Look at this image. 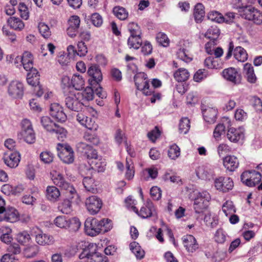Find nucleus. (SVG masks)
I'll use <instances>...</instances> for the list:
<instances>
[{
	"label": "nucleus",
	"instance_id": "f257e3e1",
	"mask_svg": "<svg viewBox=\"0 0 262 262\" xmlns=\"http://www.w3.org/2000/svg\"><path fill=\"white\" fill-rule=\"evenodd\" d=\"M113 227L112 222L108 219L98 220L95 218H88L84 223L85 233L90 236H94L100 233H105Z\"/></svg>",
	"mask_w": 262,
	"mask_h": 262
},
{
	"label": "nucleus",
	"instance_id": "f03ea898",
	"mask_svg": "<svg viewBox=\"0 0 262 262\" xmlns=\"http://www.w3.org/2000/svg\"><path fill=\"white\" fill-rule=\"evenodd\" d=\"M52 180L56 186L64 191L66 195L71 199L77 197V193L73 185L66 180L63 174L56 171L51 173Z\"/></svg>",
	"mask_w": 262,
	"mask_h": 262
},
{
	"label": "nucleus",
	"instance_id": "7ed1b4c3",
	"mask_svg": "<svg viewBox=\"0 0 262 262\" xmlns=\"http://www.w3.org/2000/svg\"><path fill=\"white\" fill-rule=\"evenodd\" d=\"M96 249V245L89 244L79 256L81 262H108L107 257L97 252Z\"/></svg>",
	"mask_w": 262,
	"mask_h": 262
},
{
	"label": "nucleus",
	"instance_id": "20e7f679",
	"mask_svg": "<svg viewBox=\"0 0 262 262\" xmlns=\"http://www.w3.org/2000/svg\"><path fill=\"white\" fill-rule=\"evenodd\" d=\"M127 29L130 33L127 41L128 46L130 48L139 49L142 45L141 31L140 27L137 23L131 22L128 24Z\"/></svg>",
	"mask_w": 262,
	"mask_h": 262
},
{
	"label": "nucleus",
	"instance_id": "39448f33",
	"mask_svg": "<svg viewBox=\"0 0 262 262\" xmlns=\"http://www.w3.org/2000/svg\"><path fill=\"white\" fill-rule=\"evenodd\" d=\"M21 131L18 133V137L23 139L26 143L31 144L36 141L35 133L31 122L28 119H24L21 122Z\"/></svg>",
	"mask_w": 262,
	"mask_h": 262
},
{
	"label": "nucleus",
	"instance_id": "423d86ee",
	"mask_svg": "<svg viewBox=\"0 0 262 262\" xmlns=\"http://www.w3.org/2000/svg\"><path fill=\"white\" fill-rule=\"evenodd\" d=\"M239 13L240 16L245 19L251 20L257 25L262 24V12L252 6L241 8Z\"/></svg>",
	"mask_w": 262,
	"mask_h": 262
},
{
	"label": "nucleus",
	"instance_id": "0eeeda50",
	"mask_svg": "<svg viewBox=\"0 0 262 262\" xmlns=\"http://www.w3.org/2000/svg\"><path fill=\"white\" fill-rule=\"evenodd\" d=\"M137 89L141 91L146 96H150L153 92L152 88H150L149 80L147 75L144 72L137 73L134 77Z\"/></svg>",
	"mask_w": 262,
	"mask_h": 262
},
{
	"label": "nucleus",
	"instance_id": "6e6552de",
	"mask_svg": "<svg viewBox=\"0 0 262 262\" xmlns=\"http://www.w3.org/2000/svg\"><path fill=\"white\" fill-rule=\"evenodd\" d=\"M40 123L43 127L47 131L55 133L59 139H62L66 136V130L55 123L50 117L47 116L41 117Z\"/></svg>",
	"mask_w": 262,
	"mask_h": 262
},
{
	"label": "nucleus",
	"instance_id": "1a4fd4ad",
	"mask_svg": "<svg viewBox=\"0 0 262 262\" xmlns=\"http://www.w3.org/2000/svg\"><path fill=\"white\" fill-rule=\"evenodd\" d=\"M58 156L60 159L66 164L73 163L74 161V152L73 148L68 144L58 143L57 145Z\"/></svg>",
	"mask_w": 262,
	"mask_h": 262
},
{
	"label": "nucleus",
	"instance_id": "9d476101",
	"mask_svg": "<svg viewBox=\"0 0 262 262\" xmlns=\"http://www.w3.org/2000/svg\"><path fill=\"white\" fill-rule=\"evenodd\" d=\"M210 200L209 193L205 191L199 192L194 201L193 208L195 213L203 212L208 207Z\"/></svg>",
	"mask_w": 262,
	"mask_h": 262
},
{
	"label": "nucleus",
	"instance_id": "9b49d317",
	"mask_svg": "<svg viewBox=\"0 0 262 262\" xmlns=\"http://www.w3.org/2000/svg\"><path fill=\"white\" fill-rule=\"evenodd\" d=\"M9 95L13 98L20 99L24 93V86L22 82L17 80L11 81L7 87Z\"/></svg>",
	"mask_w": 262,
	"mask_h": 262
},
{
	"label": "nucleus",
	"instance_id": "f8f14e48",
	"mask_svg": "<svg viewBox=\"0 0 262 262\" xmlns=\"http://www.w3.org/2000/svg\"><path fill=\"white\" fill-rule=\"evenodd\" d=\"M78 94L71 95L65 98L64 102L66 107L69 110L79 112L82 110L84 105V102L81 101Z\"/></svg>",
	"mask_w": 262,
	"mask_h": 262
},
{
	"label": "nucleus",
	"instance_id": "ddd939ff",
	"mask_svg": "<svg viewBox=\"0 0 262 262\" xmlns=\"http://www.w3.org/2000/svg\"><path fill=\"white\" fill-rule=\"evenodd\" d=\"M88 74L90 77L89 82L91 86L99 85L102 80V74L99 66L93 64L90 67L88 70Z\"/></svg>",
	"mask_w": 262,
	"mask_h": 262
},
{
	"label": "nucleus",
	"instance_id": "4468645a",
	"mask_svg": "<svg viewBox=\"0 0 262 262\" xmlns=\"http://www.w3.org/2000/svg\"><path fill=\"white\" fill-rule=\"evenodd\" d=\"M214 186L217 190L227 192L232 189L234 183L229 177H220L215 179Z\"/></svg>",
	"mask_w": 262,
	"mask_h": 262
},
{
	"label": "nucleus",
	"instance_id": "2eb2a0df",
	"mask_svg": "<svg viewBox=\"0 0 262 262\" xmlns=\"http://www.w3.org/2000/svg\"><path fill=\"white\" fill-rule=\"evenodd\" d=\"M77 147L78 150L83 154V156L86 158L89 161H92L99 157L96 150L92 146L85 143L79 142L77 144Z\"/></svg>",
	"mask_w": 262,
	"mask_h": 262
},
{
	"label": "nucleus",
	"instance_id": "dca6fc26",
	"mask_svg": "<svg viewBox=\"0 0 262 262\" xmlns=\"http://www.w3.org/2000/svg\"><path fill=\"white\" fill-rule=\"evenodd\" d=\"M85 205L88 211L92 214L97 213L102 207L101 200L97 196L92 195L86 199Z\"/></svg>",
	"mask_w": 262,
	"mask_h": 262
},
{
	"label": "nucleus",
	"instance_id": "f3484780",
	"mask_svg": "<svg viewBox=\"0 0 262 262\" xmlns=\"http://www.w3.org/2000/svg\"><path fill=\"white\" fill-rule=\"evenodd\" d=\"M19 220L18 211L14 207L5 208L0 212V221H6L10 223H14Z\"/></svg>",
	"mask_w": 262,
	"mask_h": 262
},
{
	"label": "nucleus",
	"instance_id": "a211bd4d",
	"mask_svg": "<svg viewBox=\"0 0 262 262\" xmlns=\"http://www.w3.org/2000/svg\"><path fill=\"white\" fill-rule=\"evenodd\" d=\"M50 115L60 122H65L67 116L63 111V107L57 103H52L50 107Z\"/></svg>",
	"mask_w": 262,
	"mask_h": 262
},
{
	"label": "nucleus",
	"instance_id": "6ab92c4d",
	"mask_svg": "<svg viewBox=\"0 0 262 262\" xmlns=\"http://www.w3.org/2000/svg\"><path fill=\"white\" fill-rule=\"evenodd\" d=\"M222 74L225 79L235 84H239L241 82V75L234 68L226 69L223 70Z\"/></svg>",
	"mask_w": 262,
	"mask_h": 262
},
{
	"label": "nucleus",
	"instance_id": "aec40b11",
	"mask_svg": "<svg viewBox=\"0 0 262 262\" xmlns=\"http://www.w3.org/2000/svg\"><path fill=\"white\" fill-rule=\"evenodd\" d=\"M184 246L187 252L193 253L199 248V244L195 237L190 234L184 235L182 238Z\"/></svg>",
	"mask_w": 262,
	"mask_h": 262
},
{
	"label": "nucleus",
	"instance_id": "412c9836",
	"mask_svg": "<svg viewBox=\"0 0 262 262\" xmlns=\"http://www.w3.org/2000/svg\"><path fill=\"white\" fill-rule=\"evenodd\" d=\"M64 199L61 202L59 203L58 206V209L59 211L64 214H69L72 211V203L75 202L78 203L79 195L77 194V197L73 199H71L67 197Z\"/></svg>",
	"mask_w": 262,
	"mask_h": 262
},
{
	"label": "nucleus",
	"instance_id": "4be33fe9",
	"mask_svg": "<svg viewBox=\"0 0 262 262\" xmlns=\"http://www.w3.org/2000/svg\"><path fill=\"white\" fill-rule=\"evenodd\" d=\"M227 137L230 141L232 142L236 143L240 140H242L244 139V130L241 128H229L227 131Z\"/></svg>",
	"mask_w": 262,
	"mask_h": 262
},
{
	"label": "nucleus",
	"instance_id": "5701e85b",
	"mask_svg": "<svg viewBox=\"0 0 262 262\" xmlns=\"http://www.w3.org/2000/svg\"><path fill=\"white\" fill-rule=\"evenodd\" d=\"M156 214V209L153 203L150 200H148L145 206L141 208L139 216L143 219H147Z\"/></svg>",
	"mask_w": 262,
	"mask_h": 262
},
{
	"label": "nucleus",
	"instance_id": "b1692460",
	"mask_svg": "<svg viewBox=\"0 0 262 262\" xmlns=\"http://www.w3.org/2000/svg\"><path fill=\"white\" fill-rule=\"evenodd\" d=\"M20 154L19 152L15 151L11 152L8 156L3 158V160L5 164L10 168H15L20 162Z\"/></svg>",
	"mask_w": 262,
	"mask_h": 262
},
{
	"label": "nucleus",
	"instance_id": "393cba45",
	"mask_svg": "<svg viewBox=\"0 0 262 262\" xmlns=\"http://www.w3.org/2000/svg\"><path fill=\"white\" fill-rule=\"evenodd\" d=\"M243 74L247 81L250 83H255L257 77L254 73V68L251 63H246L244 64Z\"/></svg>",
	"mask_w": 262,
	"mask_h": 262
},
{
	"label": "nucleus",
	"instance_id": "a878e982",
	"mask_svg": "<svg viewBox=\"0 0 262 262\" xmlns=\"http://www.w3.org/2000/svg\"><path fill=\"white\" fill-rule=\"evenodd\" d=\"M223 164L227 170L234 171L239 165L237 158L234 156H228L223 159Z\"/></svg>",
	"mask_w": 262,
	"mask_h": 262
},
{
	"label": "nucleus",
	"instance_id": "bb28decb",
	"mask_svg": "<svg viewBox=\"0 0 262 262\" xmlns=\"http://www.w3.org/2000/svg\"><path fill=\"white\" fill-rule=\"evenodd\" d=\"M46 195L49 201L54 203L59 200L60 192L56 186H49L47 187Z\"/></svg>",
	"mask_w": 262,
	"mask_h": 262
},
{
	"label": "nucleus",
	"instance_id": "cd10ccee",
	"mask_svg": "<svg viewBox=\"0 0 262 262\" xmlns=\"http://www.w3.org/2000/svg\"><path fill=\"white\" fill-rule=\"evenodd\" d=\"M21 63L24 68L27 71H31L33 69V57L32 54L29 52H25L21 58Z\"/></svg>",
	"mask_w": 262,
	"mask_h": 262
},
{
	"label": "nucleus",
	"instance_id": "c85d7f7f",
	"mask_svg": "<svg viewBox=\"0 0 262 262\" xmlns=\"http://www.w3.org/2000/svg\"><path fill=\"white\" fill-rule=\"evenodd\" d=\"M202 113L204 120L209 123H213L216 119L217 111L216 109L208 107L202 109Z\"/></svg>",
	"mask_w": 262,
	"mask_h": 262
},
{
	"label": "nucleus",
	"instance_id": "c756f323",
	"mask_svg": "<svg viewBox=\"0 0 262 262\" xmlns=\"http://www.w3.org/2000/svg\"><path fill=\"white\" fill-rule=\"evenodd\" d=\"M0 240L5 243L9 244L13 239L12 229L8 226H3L0 228Z\"/></svg>",
	"mask_w": 262,
	"mask_h": 262
},
{
	"label": "nucleus",
	"instance_id": "7c9ffc66",
	"mask_svg": "<svg viewBox=\"0 0 262 262\" xmlns=\"http://www.w3.org/2000/svg\"><path fill=\"white\" fill-rule=\"evenodd\" d=\"M71 83L73 88L76 90L79 91L84 88L85 80L82 75L75 74L72 77Z\"/></svg>",
	"mask_w": 262,
	"mask_h": 262
},
{
	"label": "nucleus",
	"instance_id": "2f4dec72",
	"mask_svg": "<svg viewBox=\"0 0 262 262\" xmlns=\"http://www.w3.org/2000/svg\"><path fill=\"white\" fill-rule=\"evenodd\" d=\"M186 44L188 45L189 42H186L185 43H184L185 47L180 48L177 52V55L178 58L181 60L186 62H189L192 58L190 56Z\"/></svg>",
	"mask_w": 262,
	"mask_h": 262
},
{
	"label": "nucleus",
	"instance_id": "473e14b6",
	"mask_svg": "<svg viewBox=\"0 0 262 262\" xmlns=\"http://www.w3.org/2000/svg\"><path fill=\"white\" fill-rule=\"evenodd\" d=\"M92 170L97 171L98 172H103L105 168L106 164L101 158H97L92 161H88Z\"/></svg>",
	"mask_w": 262,
	"mask_h": 262
},
{
	"label": "nucleus",
	"instance_id": "72a5a7b5",
	"mask_svg": "<svg viewBox=\"0 0 262 262\" xmlns=\"http://www.w3.org/2000/svg\"><path fill=\"white\" fill-rule=\"evenodd\" d=\"M35 240L37 243L40 245H50L53 243V238L52 236L42 232L36 235Z\"/></svg>",
	"mask_w": 262,
	"mask_h": 262
},
{
	"label": "nucleus",
	"instance_id": "f704fd0d",
	"mask_svg": "<svg viewBox=\"0 0 262 262\" xmlns=\"http://www.w3.org/2000/svg\"><path fill=\"white\" fill-rule=\"evenodd\" d=\"M7 23L11 28L17 31L22 30L25 27L23 21L16 17H9L7 20Z\"/></svg>",
	"mask_w": 262,
	"mask_h": 262
},
{
	"label": "nucleus",
	"instance_id": "c9c22d12",
	"mask_svg": "<svg viewBox=\"0 0 262 262\" xmlns=\"http://www.w3.org/2000/svg\"><path fill=\"white\" fill-rule=\"evenodd\" d=\"M81 101L84 102V105L85 101L92 100L94 98V90L92 87H86V89L81 93H77Z\"/></svg>",
	"mask_w": 262,
	"mask_h": 262
},
{
	"label": "nucleus",
	"instance_id": "e433bc0d",
	"mask_svg": "<svg viewBox=\"0 0 262 262\" xmlns=\"http://www.w3.org/2000/svg\"><path fill=\"white\" fill-rule=\"evenodd\" d=\"M129 248L137 259H141L144 257V251L136 242H132L129 245Z\"/></svg>",
	"mask_w": 262,
	"mask_h": 262
},
{
	"label": "nucleus",
	"instance_id": "4c0bfd02",
	"mask_svg": "<svg viewBox=\"0 0 262 262\" xmlns=\"http://www.w3.org/2000/svg\"><path fill=\"white\" fill-rule=\"evenodd\" d=\"M193 15L197 23L202 21L205 16L204 7L202 4L198 3L195 6Z\"/></svg>",
	"mask_w": 262,
	"mask_h": 262
},
{
	"label": "nucleus",
	"instance_id": "58836bf2",
	"mask_svg": "<svg viewBox=\"0 0 262 262\" xmlns=\"http://www.w3.org/2000/svg\"><path fill=\"white\" fill-rule=\"evenodd\" d=\"M235 58L239 61L244 62L248 58V54L246 51L242 47H236L233 52Z\"/></svg>",
	"mask_w": 262,
	"mask_h": 262
},
{
	"label": "nucleus",
	"instance_id": "ea45409f",
	"mask_svg": "<svg viewBox=\"0 0 262 262\" xmlns=\"http://www.w3.org/2000/svg\"><path fill=\"white\" fill-rule=\"evenodd\" d=\"M31 73H29L27 75V82L29 84L36 87L39 85V75L35 69L31 70Z\"/></svg>",
	"mask_w": 262,
	"mask_h": 262
},
{
	"label": "nucleus",
	"instance_id": "a19ab883",
	"mask_svg": "<svg viewBox=\"0 0 262 262\" xmlns=\"http://www.w3.org/2000/svg\"><path fill=\"white\" fill-rule=\"evenodd\" d=\"M113 13L118 19L122 20H125L128 16V13L125 8L119 6L114 7Z\"/></svg>",
	"mask_w": 262,
	"mask_h": 262
},
{
	"label": "nucleus",
	"instance_id": "79ce46f5",
	"mask_svg": "<svg viewBox=\"0 0 262 262\" xmlns=\"http://www.w3.org/2000/svg\"><path fill=\"white\" fill-rule=\"evenodd\" d=\"M83 184L88 191L95 193L97 191L94 180L92 177H85L83 179Z\"/></svg>",
	"mask_w": 262,
	"mask_h": 262
},
{
	"label": "nucleus",
	"instance_id": "37998d69",
	"mask_svg": "<svg viewBox=\"0 0 262 262\" xmlns=\"http://www.w3.org/2000/svg\"><path fill=\"white\" fill-rule=\"evenodd\" d=\"M67 228L71 232H76L81 226V223L77 217L68 219Z\"/></svg>",
	"mask_w": 262,
	"mask_h": 262
},
{
	"label": "nucleus",
	"instance_id": "c03bdc74",
	"mask_svg": "<svg viewBox=\"0 0 262 262\" xmlns=\"http://www.w3.org/2000/svg\"><path fill=\"white\" fill-rule=\"evenodd\" d=\"M189 77V73L185 69L180 68L174 74V77L178 81H185L188 79Z\"/></svg>",
	"mask_w": 262,
	"mask_h": 262
},
{
	"label": "nucleus",
	"instance_id": "a18cd8bd",
	"mask_svg": "<svg viewBox=\"0 0 262 262\" xmlns=\"http://www.w3.org/2000/svg\"><path fill=\"white\" fill-rule=\"evenodd\" d=\"M39 251L38 246L33 245L27 246L24 251L25 256L27 258H32L37 255Z\"/></svg>",
	"mask_w": 262,
	"mask_h": 262
},
{
	"label": "nucleus",
	"instance_id": "49530a36",
	"mask_svg": "<svg viewBox=\"0 0 262 262\" xmlns=\"http://www.w3.org/2000/svg\"><path fill=\"white\" fill-rule=\"evenodd\" d=\"M219 35L220 30L216 27H211L208 29L205 34V36L210 40H212L213 43H214V40L218 37Z\"/></svg>",
	"mask_w": 262,
	"mask_h": 262
},
{
	"label": "nucleus",
	"instance_id": "de8ad7c7",
	"mask_svg": "<svg viewBox=\"0 0 262 262\" xmlns=\"http://www.w3.org/2000/svg\"><path fill=\"white\" fill-rule=\"evenodd\" d=\"M38 28L40 34L45 38H48L51 35V32L48 25L45 23H39L38 25Z\"/></svg>",
	"mask_w": 262,
	"mask_h": 262
},
{
	"label": "nucleus",
	"instance_id": "09e8293b",
	"mask_svg": "<svg viewBox=\"0 0 262 262\" xmlns=\"http://www.w3.org/2000/svg\"><path fill=\"white\" fill-rule=\"evenodd\" d=\"M190 127V120L188 118H182L179 124V130L181 133L186 134L189 130Z\"/></svg>",
	"mask_w": 262,
	"mask_h": 262
},
{
	"label": "nucleus",
	"instance_id": "8fccbe9b",
	"mask_svg": "<svg viewBox=\"0 0 262 262\" xmlns=\"http://www.w3.org/2000/svg\"><path fill=\"white\" fill-rule=\"evenodd\" d=\"M250 173L251 176L250 177H251V178L250 179V182L252 183V185L251 186H249V187L255 186L260 182L262 178L261 174L260 172L254 170H250Z\"/></svg>",
	"mask_w": 262,
	"mask_h": 262
},
{
	"label": "nucleus",
	"instance_id": "3c124183",
	"mask_svg": "<svg viewBox=\"0 0 262 262\" xmlns=\"http://www.w3.org/2000/svg\"><path fill=\"white\" fill-rule=\"evenodd\" d=\"M68 219L65 216H58L54 221L55 225L60 228H67Z\"/></svg>",
	"mask_w": 262,
	"mask_h": 262
},
{
	"label": "nucleus",
	"instance_id": "603ef678",
	"mask_svg": "<svg viewBox=\"0 0 262 262\" xmlns=\"http://www.w3.org/2000/svg\"><path fill=\"white\" fill-rule=\"evenodd\" d=\"M156 39L157 42L163 47H166L169 46V40L167 35L164 33H158L156 36Z\"/></svg>",
	"mask_w": 262,
	"mask_h": 262
},
{
	"label": "nucleus",
	"instance_id": "864d4df0",
	"mask_svg": "<svg viewBox=\"0 0 262 262\" xmlns=\"http://www.w3.org/2000/svg\"><path fill=\"white\" fill-rule=\"evenodd\" d=\"M168 155L171 159H177L180 155V148L176 144L172 145L168 151Z\"/></svg>",
	"mask_w": 262,
	"mask_h": 262
},
{
	"label": "nucleus",
	"instance_id": "5fc2aeb1",
	"mask_svg": "<svg viewBox=\"0 0 262 262\" xmlns=\"http://www.w3.org/2000/svg\"><path fill=\"white\" fill-rule=\"evenodd\" d=\"M39 157L41 161L46 164L51 163L54 159L53 154L49 151H42Z\"/></svg>",
	"mask_w": 262,
	"mask_h": 262
},
{
	"label": "nucleus",
	"instance_id": "6e6d98bb",
	"mask_svg": "<svg viewBox=\"0 0 262 262\" xmlns=\"http://www.w3.org/2000/svg\"><path fill=\"white\" fill-rule=\"evenodd\" d=\"M208 18L218 23H222L223 20L222 19V14L216 11H212L208 13Z\"/></svg>",
	"mask_w": 262,
	"mask_h": 262
},
{
	"label": "nucleus",
	"instance_id": "4d7b16f0",
	"mask_svg": "<svg viewBox=\"0 0 262 262\" xmlns=\"http://www.w3.org/2000/svg\"><path fill=\"white\" fill-rule=\"evenodd\" d=\"M7 252L8 254L10 256V258H11V255L14 254L16 255L19 254L21 252V248L19 245V244L17 243H13L10 244L7 247Z\"/></svg>",
	"mask_w": 262,
	"mask_h": 262
},
{
	"label": "nucleus",
	"instance_id": "13d9d810",
	"mask_svg": "<svg viewBox=\"0 0 262 262\" xmlns=\"http://www.w3.org/2000/svg\"><path fill=\"white\" fill-rule=\"evenodd\" d=\"M18 8L20 17L25 20L28 19L29 17V13L27 6L24 3H20Z\"/></svg>",
	"mask_w": 262,
	"mask_h": 262
},
{
	"label": "nucleus",
	"instance_id": "bf43d9fd",
	"mask_svg": "<svg viewBox=\"0 0 262 262\" xmlns=\"http://www.w3.org/2000/svg\"><path fill=\"white\" fill-rule=\"evenodd\" d=\"M225 126L223 124H218L215 127L213 132V136L214 138L218 140L221 135L225 132Z\"/></svg>",
	"mask_w": 262,
	"mask_h": 262
},
{
	"label": "nucleus",
	"instance_id": "052dcab7",
	"mask_svg": "<svg viewBox=\"0 0 262 262\" xmlns=\"http://www.w3.org/2000/svg\"><path fill=\"white\" fill-rule=\"evenodd\" d=\"M31 239L30 234L26 231L19 232L17 235V240L21 244L28 242Z\"/></svg>",
	"mask_w": 262,
	"mask_h": 262
},
{
	"label": "nucleus",
	"instance_id": "680f3d73",
	"mask_svg": "<svg viewBox=\"0 0 262 262\" xmlns=\"http://www.w3.org/2000/svg\"><path fill=\"white\" fill-rule=\"evenodd\" d=\"M83 138L85 140L94 145H97L99 143V139L96 135L88 132L84 134Z\"/></svg>",
	"mask_w": 262,
	"mask_h": 262
},
{
	"label": "nucleus",
	"instance_id": "e2e57ef3",
	"mask_svg": "<svg viewBox=\"0 0 262 262\" xmlns=\"http://www.w3.org/2000/svg\"><path fill=\"white\" fill-rule=\"evenodd\" d=\"M77 55L82 57L84 56L88 53V48L85 43L82 41H79L77 44Z\"/></svg>",
	"mask_w": 262,
	"mask_h": 262
},
{
	"label": "nucleus",
	"instance_id": "0e129e2a",
	"mask_svg": "<svg viewBox=\"0 0 262 262\" xmlns=\"http://www.w3.org/2000/svg\"><path fill=\"white\" fill-rule=\"evenodd\" d=\"M80 23V19L77 15L71 16L68 21V25L70 27L78 29Z\"/></svg>",
	"mask_w": 262,
	"mask_h": 262
},
{
	"label": "nucleus",
	"instance_id": "69168bd1",
	"mask_svg": "<svg viewBox=\"0 0 262 262\" xmlns=\"http://www.w3.org/2000/svg\"><path fill=\"white\" fill-rule=\"evenodd\" d=\"M92 23L96 27H100L103 23L101 16L98 13H94L91 15Z\"/></svg>",
	"mask_w": 262,
	"mask_h": 262
},
{
	"label": "nucleus",
	"instance_id": "338daca9",
	"mask_svg": "<svg viewBox=\"0 0 262 262\" xmlns=\"http://www.w3.org/2000/svg\"><path fill=\"white\" fill-rule=\"evenodd\" d=\"M161 133L158 127L156 126L154 129L147 134V137L150 140L154 142L160 136Z\"/></svg>",
	"mask_w": 262,
	"mask_h": 262
},
{
	"label": "nucleus",
	"instance_id": "774afa93",
	"mask_svg": "<svg viewBox=\"0 0 262 262\" xmlns=\"http://www.w3.org/2000/svg\"><path fill=\"white\" fill-rule=\"evenodd\" d=\"M207 72L204 69H200L194 74L193 79L196 82H200L206 77Z\"/></svg>",
	"mask_w": 262,
	"mask_h": 262
}]
</instances>
